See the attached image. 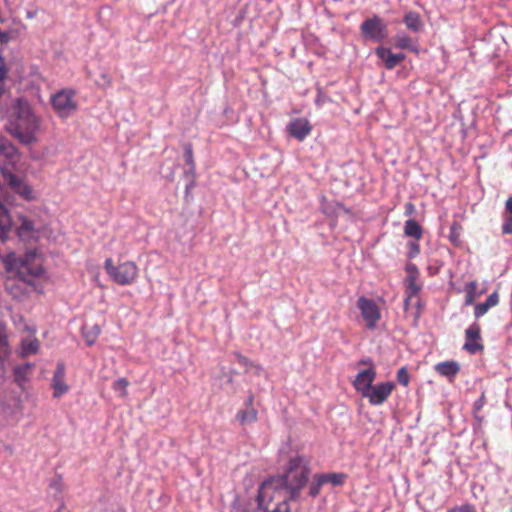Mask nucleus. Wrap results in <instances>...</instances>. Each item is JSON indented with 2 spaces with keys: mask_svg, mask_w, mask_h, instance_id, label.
<instances>
[{
  "mask_svg": "<svg viewBox=\"0 0 512 512\" xmlns=\"http://www.w3.org/2000/svg\"><path fill=\"white\" fill-rule=\"evenodd\" d=\"M462 226L459 222L453 221L450 226L449 240L454 246H461L462 244Z\"/></svg>",
  "mask_w": 512,
  "mask_h": 512,
  "instance_id": "bb28decb",
  "label": "nucleus"
},
{
  "mask_svg": "<svg viewBox=\"0 0 512 512\" xmlns=\"http://www.w3.org/2000/svg\"><path fill=\"white\" fill-rule=\"evenodd\" d=\"M33 368L34 365L31 363H26L14 368L15 381L19 386H22L27 381L29 375L32 373Z\"/></svg>",
  "mask_w": 512,
  "mask_h": 512,
  "instance_id": "4be33fe9",
  "label": "nucleus"
},
{
  "mask_svg": "<svg viewBox=\"0 0 512 512\" xmlns=\"http://www.w3.org/2000/svg\"><path fill=\"white\" fill-rule=\"evenodd\" d=\"M512 218V197H509L505 203V215Z\"/></svg>",
  "mask_w": 512,
  "mask_h": 512,
  "instance_id": "ea45409f",
  "label": "nucleus"
},
{
  "mask_svg": "<svg viewBox=\"0 0 512 512\" xmlns=\"http://www.w3.org/2000/svg\"><path fill=\"white\" fill-rule=\"evenodd\" d=\"M394 388L395 385L392 382H381L372 386L364 398H368L371 405H381L389 398Z\"/></svg>",
  "mask_w": 512,
  "mask_h": 512,
  "instance_id": "9b49d317",
  "label": "nucleus"
},
{
  "mask_svg": "<svg viewBox=\"0 0 512 512\" xmlns=\"http://www.w3.org/2000/svg\"><path fill=\"white\" fill-rule=\"evenodd\" d=\"M409 247H410V253H409V256L410 257H414L416 256L417 254H419L420 252V247H419V244L416 243V242H412L409 244Z\"/></svg>",
  "mask_w": 512,
  "mask_h": 512,
  "instance_id": "58836bf2",
  "label": "nucleus"
},
{
  "mask_svg": "<svg viewBox=\"0 0 512 512\" xmlns=\"http://www.w3.org/2000/svg\"><path fill=\"white\" fill-rule=\"evenodd\" d=\"M465 343L463 349L474 355L484 350L481 343V327L479 323L474 322L465 330Z\"/></svg>",
  "mask_w": 512,
  "mask_h": 512,
  "instance_id": "6e6552de",
  "label": "nucleus"
},
{
  "mask_svg": "<svg viewBox=\"0 0 512 512\" xmlns=\"http://www.w3.org/2000/svg\"><path fill=\"white\" fill-rule=\"evenodd\" d=\"M7 272L14 273L20 280L29 282V277H39L43 273V258L35 251L27 252L19 258L11 252L1 257Z\"/></svg>",
  "mask_w": 512,
  "mask_h": 512,
  "instance_id": "7ed1b4c3",
  "label": "nucleus"
},
{
  "mask_svg": "<svg viewBox=\"0 0 512 512\" xmlns=\"http://www.w3.org/2000/svg\"><path fill=\"white\" fill-rule=\"evenodd\" d=\"M322 481H323V477L321 474H316L313 477V481L309 487V494L312 497H316L320 494L321 488L325 484V482H322Z\"/></svg>",
  "mask_w": 512,
  "mask_h": 512,
  "instance_id": "c85d7f7f",
  "label": "nucleus"
},
{
  "mask_svg": "<svg viewBox=\"0 0 512 512\" xmlns=\"http://www.w3.org/2000/svg\"><path fill=\"white\" fill-rule=\"evenodd\" d=\"M447 512H459V506H455V507L449 509Z\"/></svg>",
  "mask_w": 512,
  "mask_h": 512,
  "instance_id": "a18cd8bd",
  "label": "nucleus"
},
{
  "mask_svg": "<svg viewBox=\"0 0 512 512\" xmlns=\"http://www.w3.org/2000/svg\"><path fill=\"white\" fill-rule=\"evenodd\" d=\"M258 412L255 408H246L239 410L236 419L241 425L251 424L257 421Z\"/></svg>",
  "mask_w": 512,
  "mask_h": 512,
  "instance_id": "5701e85b",
  "label": "nucleus"
},
{
  "mask_svg": "<svg viewBox=\"0 0 512 512\" xmlns=\"http://www.w3.org/2000/svg\"><path fill=\"white\" fill-rule=\"evenodd\" d=\"M312 130V126L305 118H296L292 120L288 126V133L299 141H303Z\"/></svg>",
  "mask_w": 512,
  "mask_h": 512,
  "instance_id": "4468645a",
  "label": "nucleus"
},
{
  "mask_svg": "<svg viewBox=\"0 0 512 512\" xmlns=\"http://www.w3.org/2000/svg\"><path fill=\"white\" fill-rule=\"evenodd\" d=\"M128 386H129V381L126 378L122 377V378H118L117 380L114 381L112 388L114 391L120 392V397L125 398L128 395V392H127Z\"/></svg>",
  "mask_w": 512,
  "mask_h": 512,
  "instance_id": "7c9ffc66",
  "label": "nucleus"
},
{
  "mask_svg": "<svg viewBox=\"0 0 512 512\" xmlns=\"http://www.w3.org/2000/svg\"><path fill=\"white\" fill-rule=\"evenodd\" d=\"M309 463V460L304 456L291 457L287 470L282 476L275 477L262 484L259 497H267L269 490L272 489H275V491L284 489L289 495V499L295 500L308 481Z\"/></svg>",
  "mask_w": 512,
  "mask_h": 512,
  "instance_id": "f257e3e1",
  "label": "nucleus"
},
{
  "mask_svg": "<svg viewBox=\"0 0 512 512\" xmlns=\"http://www.w3.org/2000/svg\"><path fill=\"white\" fill-rule=\"evenodd\" d=\"M503 234H512V218L504 216V222L502 225Z\"/></svg>",
  "mask_w": 512,
  "mask_h": 512,
  "instance_id": "c9c22d12",
  "label": "nucleus"
},
{
  "mask_svg": "<svg viewBox=\"0 0 512 512\" xmlns=\"http://www.w3.org/2000/svg\"><path fill=\"white\" fill-rule=\"evenodd\" d=\"M406 293L407 298L405 299V310L408 309L409 301L413 296H416L421 290V286L417 284L419 276V270L415 264L409 263L406 265Z\"/></svg>",
  "mask_w": 512,
  "mask_h": 512,
  "instance_id": "f8f14e48",
  "label": "nucleus"
},
{
  "mask_svg": "<svg viewBox=\"0 0 512 512\" xmlns=\"http://www.w3.org/2000/svg\"><path fill=\"white\" fill-rule=\"evenodd\" d=\"M403 21L406 27L413 32H419L422 27L420 15L414 11L406 13Z\"/></svg>",
  "mask_w": 512,
  "mask_h": 512,
  "instance_id": "393cba45",
  "label": "nucleus"
},
{
  "mask_svg": "<svg viewBox=\"0 0 512 512\" xmlns=\"http://www.w3.org/2000/svg\"><path fill=\"white\" fill-rule=\"evenodd\" d=\"M375 53L381 60H383L384 65L388 70L394 69L398 64L405 60V54H394L390 49L384 47L376 48Z\"/></svg>",
  "mask_w": 512,
  "mask_h": 512,
  "instance_id": "dca6fc26",
  "label": "nucleus"
},
{
  "mask_svg": "<svg viewBox=\"0 0 512 512\" xmlns=\"http://www.w3.org/2000/svg\"><path fill=\"white\" fill-rule=\"evenodd\" d=\"M376 375H377V373L374 368V364H373L372 360H369V368L368 369L360 371L357 374L355 380L353 381V386L356 389V391L361 393L362 397H364L365 394L368 393L369 390H371V388L373 386L372 384H373L374 380L376 379Z\"/></svg>",
  "mask_w": 512,
  "mask_h": 512,
  "instance_id": "9d476101",
  "label": "nucleus"
},
{
  "mask_svg": "<svg viewBox=\"0 0 512 512\" xmlns=\"http://www.w3.org/2000/svg\"><path fill=\"white\" fill-rule=\"evenodd\" d=\"M404 234L419 241L423 237L422 226L414 219H408L404 225Z\"/></svg>",
  "mask_w": 512,
  "mask_h": 512,
  "instance_id": "412c9836",
  "label": "nucleus"
},
{
  "mask_svg": "<svg viewBox=\"0 0 512 512\" xmlns=\"http://www.w3.org/2000/svg\"><path fill=\"white\" fill-rule=\"evenodd\" d=\"M235 357L237 362L246 369H250L252 367V362L244 355L240 353H235Z\"/></svg>",
  "mask_w": 512,
  "mask_h": 512,
  "instance_id": "f704fd0d",
  "label": "nucleus"
},
{
  "mask_svg": "<svg viewBox=\"0 0 512 512\" xmlns=\"http://www.w3.org/2000/svg\"><path fill=\"white\" fill-rule=\"evenodd\" d=\"M395 46L399 49L415 50L412 44V40L407 35H397L394 38Z\"/></svg>",
  "mask_w": 512,
  "mask_h": 512,
  "instance_id": "c756f323",
  "label": "nucleus"
},
{
  "mask_svg": "<svg viewBox=\"0 0 512 512\" xmlns=\"http://www.w3.org/2000/svg\"><path fill=\"white\" fill-rule=\"evenodd\" d=\"M272 512H290V508H289V505L287 503V500L286 498L283 499V501L281 503H279L273 510Z\"/></svg>",
  "mask_w": 512,
  "mask_h": 512,
  "instance_id": "e433bc0d",
  "label": "nucleus"
},
{
  "mask_svg": "<svg viewBox=\"0 0 512 512\" xmlns=\"http://www.w3.org/2000/svg\"><path fill=\"white\" fill-rule=\"evenodd\" d=\"M360 31L365 39L375 42H382L388 35L387 24L377 15L363 21Z\"/></svg>",
  "mask_w": 512,
  "mask_h": 512,
  "instance_id": "423d86ee",
  "label": "nucleus"
},
{
  "mask_svg": "<svg viewBox=\"0 0 512 512\" xmlns=\"http://www.w3.org/2000/svg\"><path fill=\"white\" fill-rule=\"evenodd\" d=\"M321 475L323 477L322 482H325V484L331 483L334 486L343 485L347 477L344 473H328Z\"/></svg>",
  "mask_w": 512,
  "mask_h": 512,
  "instance_id": "cd10ccee",
  "label": "nucleus"
},
{
  "mask_svg": "<svg viewBox=\"0 0 512 512\" xmlns=\"http://www.w3.org/2000/svg\"><path fill=\"white\" fill-rule=\"evenodd\" d=\"M2 175L5 182L10 188L17 194H19L25 200L34 199L33 190L22 178L17 177L13 173L2 170Z\"/></svg>",
  "mask_w": 512,
  "mask_h": 512,
  "instance_id": "1a4fd4ad",
  "label": "nucleus"
},
{
  "mask_svg": "<svg viewBox=\"0 0 512 512\" xmlns=\"http://www.w3.org/2000/svg\"><path fill=\"white\" fill-rule=\"evenodd\" d=\"M65 365L63 362H58L56 370L52 378V388L54 390L53 396L58 398L69 391V386L65 382Z\"/></svg>",
  "mask_w": 512,
  "mask_h": 512,
  "instance_id": "2eb2a0df",
  "label": "nucleus"
},
{
  "mask_svg": "<svg viewBox=\"0 0 512 512\" xmlns=\"http://www.w3.org/2000/svg\"><path fill=\"white\" fill-rule=\"evenodd\" d=\"M12 228V218L7 208L0 203V239L5 240Z\"/></svg>",
  "mask_w": 512,
  "mask_h": 512,
  "instance_id": "6ab92c4d",
  "label": "nucleus"
},
{
  "mask_svg": "<svg viewBox=\"0 0 512 512\" xmlns=\"http://www.w3.org/2000/svg\"><path fill=\"white\" fill-rule=\"evenodd\" d=\"M253 403H254V396L250 395L245 402L246 408H254Z\"/></svg>",
  "mask_w": 512,
  "mask_h": 512,
  "instance_id": "79ce46f5",
  "label": "nucleus"
},
{
  "mask_svg": "<svg viewBox=\"0 0 512 512\" xmlns=\"http://www.w3.org/2000/svg\"><path fill=\"white\" fill-rule=\"evenodd\" d=\"M404 208H405L404 214L406 216H412L416 213V207L412 202L405 203Z\"/></svg>",
  "mask_w": 512,
  "mask_h": 512,
  "instance_id": "4c0bfd02",
  "label": "nucleus"
},
{
  "mask_svg": "<svg viewBox=\"0 0 512 512\" xmlns=\"http://www.w3.org/2000/svg\"><path fill=\"white\" fill-rule=\"evenodd\" d=\"M104 269L109 277L121 286L132 285L139 277L138 266L129 260L115 265L112 258H107L104 262Z\"/></svg>",
  "mask_w": 512,
  "mask_h": 512,
  "instance_id": "20e7f679",
  "label": "nucleus"
},
{
  "mask_svg": "<svg viewBox=\"0 0 512 512\" xmlns=\"http://www.w3.org/2000/svg\"><path fill=\"white\" fill-rule=\"evenodd\" d=\"M465 298L464 305L470 306L473 305L475 300L479 298L483 291H478V283L477 281H470L464 286Z\"/></svg>",
  "mask_w": 512,
  "mask_h": 512,
  "instance_id": "aec40b11",
  "label": "nucleus"
},
{
  "mask_svg": "<svg viewBox=\"0 0 512 512\" xmlns=\"http://www.w3.org/2000/svg\"><path fill=\"white\" fill-rule=\"evenodd\" d=\"M99 333H100V330L97 328V332L95 333V335L92 338H89L88 336L86 337L87 342H88L89 345H92L95 342V340H96L97 336L99 335Z\"/></svg>",
  "mask_w": 512,
  "mask_h": 512,
  "instance_id": "37998d69",
  "label": "nucleus"
},
{
  "mask_svg": "<svg viewBox=\"0 0 512 512\" xmlns=\"http://www.w3.org/2000/svg\"><path fill=\"white\" fill-rule=\"evenodd\" d=\"M8 131L24 144L36 140L40 131L41 118L36 115L30 103L23 98H16L7 109Z\"/></svg>",
  "mask_w": 512,
  "mask_h": 512,
  "instance_id": "f03ea898",
  "label": "nucleus"
},
{
  "mask_svg": "<svg viewBox=\"0 0 512 512\" xmlns=\"http://www.w3.org/2000/svg\"><path fill=\"white\" fill-rule=\"evenodd\" d=\"M184 157H185L186 164L189 165L191 168H194L195 163H194V158H193V151H192V147L190 145H188L185 148Z\"/></svg>",
  "mask_w": 512,
  "mask_h": 512,
  "instance_id": "72a5a7b5",
  "label": "nucleus"
},
{
  "mask_svg": "<svg viewBox=\"0 0 512 512\" xmlns=\"http://www.w3.org/2000/svg\"><path fill=\"white\" fill-rule=\"evenodd\" d=\"M75 96V91L69 88L61 89L51 95L50 103L58 117L67 119L76 112L78 104Z\"/></svg>",
  "mask_w": 512,
  "mask_h": 512,
  "instance_id": "39448f33",
  "label": "nucleus"
},
{
  "mask_svg": "<svg viewBox=\"0 0 512 512\" xmlns=\"http://www.w3.org/2000/svg\"><path fill=\"white\" fill-rule=\"evenodd\" d=\"M9 346L7 342L6 335L0 331V359L7 356L9 354Z\"/></svg>",
  "mask_w": 512,
  "mask_h": 512,
  "instance_id": "473e14b6",
  "label": "nucleus"
},
{
  "mask_svg": "<svg viewBox=\"0 0 512 512\" xmlns=\"http://www.w3.org/2000/svg\"><path fill=\"white\" fill-rule=\"evenodd\" d=\"M39 349V341L35 337H27L22 340V356L36 354Z\"/></svg>",
  "mask_w": 512,
  "mask_h": 512,
  "instance_id": "a878e982",
  "label": "nucleus"
},
{
  "mask_svg": "<svg viewBox=\"0 0 512 512\" xmlns=\"http://www.w3.org/2000/svg\"><path fill=\"white\" fill-rule=\"evenodd\" d=\"M0 156H4L9 161H14L18 156L17 148L8 140L0 136Z\"/></svg>",
  "mask_w": 512,
  "mask_h": 512,
  "instance_id": "b1692460",
  "label": "nucleus"
},
{
  "mask_svg": "<svg viewBox=\"0 0 512 512\" xmlns=\"http://www.w3.org/2000/svg\"><path fill=\"white\" fill-rule=\"evenodd\" d=\"M357 307L366 323V327L374 330L381 319V311L377 303L373 299L361 296L357 300Z\"/></svg>",
  "mask_w": 512,
  "mask_h": 512,
  "instance_id": "0eeeda50",
  "label": "nucleus"
},
{
  "mask_svg": "<svg viewBox=\"0 0 512 512\" xmlns=\"http://www.w3.org/2000/svg\"><path fill=\"white\" fill-rule=\"evenodd\" d=\"M459 512H476L474 506L470 504L459 506Z\"/></svg>",
  "mask_w": 512,
  "mask_h": 512,
  "instance_id": "a19ab883",
  "label": "nucleus"
},
{
  "mask_svg": "<svg viewBox=\"0 0 512 512\" xmlns=\"http://www.w3.org/2000/svg\"><path fill=\"white\" fill-rule=\"evenodd\" d=\"M397 381L407 387L410 383V375L406 367H401L396 374Z\"/></svg>",
  "mask_w": 512,
  "mask_h": 512,
  "instance_id": "2f4dec72",
  "label": "nucleus"
},
{
  "mask_svg": "<svg viewBox=\"0 0 512 512\" xmlns=\"http://www.w3.org/2000/svg\"><path fill=\"white\" fill-rule=\"evenodd\" d=\"M369 360H371V359H370V358H368V359L361 360V361H360V364H362V365H368V366H369Z\"/></svg>",
  "mask_w": 512,
  "mask_h": 512,
  "instance_id": "c03bdc74",
  "label": "nucleus"
},
{
  "mask_svg": "<svg viewBox=\"0 0 512 512\" xmlns=\"http://www.w3.org/2000/svg\"><path fill=\"white\" fill-rule=\"evenodd\" d=\"M435 371L442 376L454 378L460 371V365L456 361H444L435 365Z\"/></svg>",
  "mask_w": 512,
  "mask_h": 512,
  "instance_id": "a211bd4d",
  "label": "nucleus"
},
{
  "mask_svg": "<svg viewBox=\"0 0 512 512\" xmlns=\"http://www.w3.org/2000/svg\"><path fill=\"white\" fill-rule=\"evenodd\" d=\"M17 235L23 242L37 241L40 238V230L35 227L33 221L26 217H20V225L17 227Z\"/></svg>",
  "mask_w": 512,
  "mask_h": 512,
  "instance_id": "ddd939ff",
  "label": "nucleus"
},
{
  "mask_svg": "<svg viewBox=\"0 0 512 512\" xmlns=\"http://www.w3.org/2000/svg\"><path fill=\"white\" fill-rule=\"evenodd\" d=\"M500 301V296L498 291H494L492 294H490L485 302L478 303L474 305V316L476 319L481 318L484 316L491 308L497 306Z\"/></svg>",
  "mask_w": 512,
  "mask_h": 512,
  "instance_id": "f3484780",
  "label": "nucleus"
}]
</instances>
